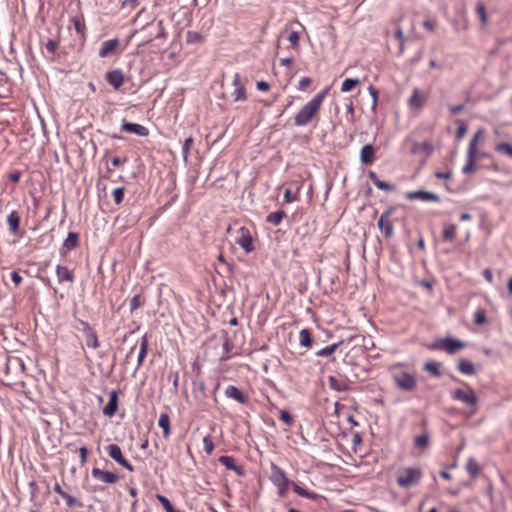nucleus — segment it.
Masks as SVG:
<instances>
[{
    "instance_id": "1",
    "label": "nucleus",
    "mask_w": 512,
    "mask_h": 512,
    "mask_svg": "<svg viewBox=\"0 0 512 512\" xmlns=\"http://www.w3.org/2000/svg\"><path fill=\"white\" fill-rule=\"evenodd\" d=\"M329 92L330 86H325L320 92L315 94L306 104H304L293 118L294 125L296 127H304L310 124L316 125L319 121L323 103Z\"/></svg>"
},
{
    "instance_id": "2",
    "label": "nucleus",
    "mask_w": 512,
    "mask_h": 512,
    "mask_svg": "<svg viewBox=\"0 0 512 512\" xmlns=\"http://www.w3.org/2000/svg\"><path fill=\"white\" fill-rule=\"evenodd\" d=\"M423 477V471L418 466L402 467L397 471L396 483L403 489L418 485Z\"/></svg>"
},
{
    "instance_id": "3",
    "label": "nucleus",
    "mask_w": 512,
    "mask_h": 512,
    "mask_svg": "<svg viewBox=\"0 0 512 512\" xmlns=\"http://www.w3.org/2000/svg\"><path fill=\"white\" fill-rule=\"evenodd\" d=\"M485 133V129H478L473 135L472 139L470 140L467 148V155L470 156L477 163L483 159H487L490 157L489 153H486L481 149V146L484 142Z\"/></svg>"
},
{
    "instance_id": "4",
    "label": "nucleus",
    "mask_w": 512,
    "mask_h": 512,
    "mask_svg": "<svg viewBox=\"0 0 512 512\" xmlns=\"http://www.w3.org/2000/svg\"><path fill=\"white\" fill-rule=\"evenodd\" d=\"M451 397L453 400L460 401L470 407L471 415L476 413L478 398L474 390L468 384L464 383V388L454 389L451 392Z\"/></svg>"
},
{
    "instance_id": "5",
    "label": "nucleus",
    "mask_w": 512,
    "mask_h": 512,
    "mask_svg": "<svg viewBox=\"0 0 512 512\" xmlns=\"http://www.w3.org/2000/svg\"><path fill=\"white\" fill-rule=\"evenodd\" d=\"M466 347V342L452 337L440 338L428 346L430 350H441L449 355L455 354Z\"/></svg>"
},
{
    "instance_id": "6",
    "label": "nucleus",
    "mask_w": 512,
    "mask_h": 512,
    "mask_svg": "<svg viewBox=\"0 0 512 512\" xmlns=\"http://www.w3.org/2000/svg\"><path fill=\"white\" fill-rule=\"evenodd\" d=\"M255 230L250 227L241 226L236 231L235 242L247 253L255 250L253 245Z\"/></svg>"
},
{
    "instance_id": "7",
    "label": "nucleus",
    "mask_w": 512,
    "mask_h": 512,
    "mask_svg": "<svg viewBox=\"0 0 512 512\" xmlns=\"http://www.w3.org/2000/svg\"><path fill=\"white\" fill-rule=\"evenodd\" d=\"M303 30L304 26L300 22L294 21L287 24L282 32V37H284L290 43V47L297 52L300 48V34Z\"/></svg>"
},
{
    "instance_id": "8",
    "label": "nucleus",
    "mask_w": 512,
    "mask_h": 512,
    "mask_svg": "<svg viewBox=\"0 0 512 512\" xmlns=\"http://www.w3.org/2000/svg\"><path fill=\"white\" fill-rule=\"evenodd\" d=\"M74 327L75 329L83 332L87 347L94 350L100 347L98 335L87 321L77 318Z\"/></svg>"
},
{
    "instance_id": "9",
    "label": "nucleus",
    "mask_w": 512,
    "mask_h": 512,
    "mask_svg": "<svg viewBox=\"0 0 512 512\" xmlns=\"http://www.w3.org/2000/svg\"><path fill=\"white\" fill-rule=\"evenodd\" d=\"M276 487H277L278 495L281 498H283L287 495L289 487H292L293 491L297 495L304 497L306 499L316 500L318 498L317 493L309 491L291 480L287 481V483L279 484Z\"/></svg>"
},
{
    "instance_id": "10",
    "label": "nucleus",
    "mask_w": 512,
    "mask_h": 512,
    "mask_svg": "<svg viewBox=\"0 0 512 512\" xmlns=\"http://www.w3.org/2000/svg\"><path fill=\"white\" fill-rule=\"evenodd\" d=\"M393 380L396 386L404 391H412L417 386L415 374L404 370L395 371L393 373Z\"/></svg>"
},
{
    "instance_id": "11",
    "label": "nucleus",
    "mask_w": 512,
    "mask_h": 512,
    "mask_svg": "<svg viewBox=\"0 0 512 512\" xmlns=\"http://www.w3.org/2000/svg\"><path fill=\"white\" fill-rule=\"evenodd\" d=\"M395 212V208H389L382 213L378 221V227L386 238H391L394 234V225L391 219L392 214Z\"/></svg>"
},
{
    "instance_id": "12",
    "label": "nucleus",
    "mask_w": 512,
    "mask_h": 512,
    "mask_svg": "<svg viewBox=\"0 0 512 512\" xmlns=\"http://www.w3.org/2000/svg\"><path fill=\"white\" fill-rule=\"evenodd\" d=\"M405 144L409 145V152L412 155L424 154L429 156L433 152V146L430 141L418 142L407 138Z\"/></svg>"
},
{
    "instance_id": "13",
    "label": "nucleus",
    "mask_w": 512,
    "mask_h": 512,
    "mask_svg": "<svg viewBox=\"0 0 512 512\" xmlns=\"http://www.w3.org/2000/svg\"><path fill=\"white\" fill-rule=\"evenodd\" d=\"M106 451L110 458H112L119 465L127 469L128 471H134V467L127 461L123 456L121 448L117 444H110L106 447Z\"/></svg>"
},
{
    "instance_id": "14",
    "label": "nucleus",
    "mask_w": 512,
    "mask_h": 512,
    "mask_svg": "<svg viewBox=\"0 0 512 512\" xmlns=\"http://www.w3.org/2000/svg\"><path fill=\"white\" fill-rule=\"evenodd\" d=\"M233 91L231 92V99L233 102L245 101L247 99L245 84L241 76L236 73L232 80Z\"/></svg>"
},
{
    "instance_id": "15",
    "label": "nucleus",
    "mask_w": 512,
    "mask_h": 512,
    "mask_svg": "<svg viewBox=\"0 0 512 512\" xmlns=\"http://www.w3.org/2000/svg\"><path fill=\"white\" fill-rule=\"evenodd\" d=\"M121 53L120 40L118 38L109 39L102 43L99 49V57L106 58Z\"/></svg>"
},
{
    "instance_id": "16",
    "label": "nucleus",
    "mask_w": 512,
    "mask_h": 512,
    "mask_svg": "<svg viewBox=\"0 0 512 512\" xmlns=\"http://www.w3.org/2000/svg\"><path fill=\"white\" fill-rule=\"evenodd\" d=\"M428 99V93L418 88H414L412 95L408 99V106L416 111L421 110Z\"/></svg>"
},
{
    "instance_id": "17",
    "label": "nucleus",
    "mask_w": 512,
    "mask_h": 512,
    "mask_svg": "<svg viewBox=\"0 0 512 512\" xmlns=\"http://www.w3.org/2000/svg\"><path fill=\"white\" fill-rule=\"evenodd\" d=\"M106 82L115 90H119L125 83V75L121 69H114L105 73Z\"/></svg>"
},
{
    "instance_id": "18",
    "label": "nucleus",
    "mask_w": 512,
    "mask_h": 512,
    "mask_svg": "<svg viewBox=\"0 0 512 512\" xmlns=\"http://www.w3.org/2000/svg\"><path fill=\"white\" fill-rule=\"evenodd\" d=\"M406 198L408 200H420L424 202H440V197L437 194L423 190L409 192Z\"/></svg>"
},
{
    "instance_id": "19",
    "label": "nucleus",
    "mask_w": 512,
    "mask_h": 512,
    "mask_svg": "<svg viewBox=\"0 0 512 512\" xmlns=\"http://www.w3.org/2000/svg\"><path fill=\"white\" fill-rule=\"evenodd\" d=\"M91 473L94 479L106 484H115L119 480L117 474L110 471H104L100 468H93Z\"/></svg>"
},
{
    "instance_id": "20",
    "label": "nucleus",
    "mask_w": 512,
    "mask_h": 512,
    "mask_svg": "<svg viewBox=\"0 0 512 512\" xmlns=\"http://www.w3.org/2000/svg\"><path fill=\"white\" fill-rule=\"evenodd\" d=\"M121 130L126 133L136 134L138 136L146 137L149 135V130L147 127L137 124V123H130L126 120L122 121L121 124Z\"/></svg>"
},
{
    "instance_id": "21",
    "label": "nucleus",
    "mask_w": 512,
    "mask_h": 512,
    "mask_svg": "<svg viewBox=\"0 0 512 512\" xmlns=\"http://www.w3.org/2000/svg\"><path fill=\"white\" fill-rule=\"evenodd\" d=\"M224 394L227 398H230L243 405L247 404L249 401V397L234 385H228L224 391Z\"/></svg>"
},
{
    "instance_id": "22",
    "label": "nucleus",
    "mask_w": 512,
    "mask_h": 512,
    "mask_svg": "<svg viewBox=\"0 0 512 512\" xmlns=\"http://www.w3.org/2000/svg\"><path fill=\"white\" fill-rule=\"evenodd\" d=\"M270 469L271 473L269 479L275 486L282 483H287V481H289L285 471L278 465L271 463Z\"/></svg>"
},
{
    "instance_id": "23",
    "label": "nucleus",
    "mask_w": 512,
    "mask_h": 512,
    "mask_svg": "<svg viewBox=\"0 0 512 512\" xmlns=\"http://www.w3.org/2000/svg\"><path fill=\"white\" fill-rule=\"evenodd\" d=\"M118 410V393L113 390L109 393V401L103 408V414L109 418L113 417Z\"/></svg>"
},
{
    "instance_id": "24",
    "label": "nucleus",
    "mask_w": 512,
    "mask_h": 512,
    "mask_svg": "<svg viewBox=\"0 0 512 512\" xmlns=\"http://www.w3.org/2000/svg\"><path fill=\"white\" fill-rule=\"evenodd\" d=\"M56 276L57 280L60 284L64 282L73 283L75 280V275L73 270L69 269L67 266L57 265L56 266Z\"/></svg>"
},
{
    "instance_id": "25",
    "label": "nucleus",
    "mask_w": 512,
    "mask_h": 512,
    "mask_svg": "<svg viewBox=\"0 0 512 512\" xmlns=\"http://www.w3.org/2000/svg\"><path fill=\"white\" fill-rule=\"evenodd\" d=\"M362 164L371 165L375 160V148L371 144L364 145L360 151Z\"/></svg>"
},
{
    "instance_id": "26",
    "label": "nucleus",
    "mask_w": 512,
    "mask_h": 512,
    "mask_svg": "<svg viewBox=\"0 0 512 512\" xmlns=\"http://www.w3.org/2000/svg\"><path fill=\"white\" fill-rule=\"evenodd\" d=\"M71 23L76 33L79 35L81 39H85L86 37V24L83 15L75 16L71 19Z\"/></svg>"
},
{
    "instance_id": "27",
    "label": "nucleus",
    "mask_w": 512,
    "mask_h": 512,
    "mask_svg": "<svg viewBox=\"0 0 512 512\" xmlns=\"http://www.w3.org/2000/svg\"><path fill=\"white\" fill-rule=\"evenodd\" d=\"M457 369L463 375L470 376L476 374L475 365L465 358H460L458 360Z\"/></svg>"
},
{
    "instance_id": "28",
    "label": "nucleus",
    "mask_w": 512,
    "mask_h": 512,
    "mask_svg": "<svg viewBox=\"0 0 512 512\" xmlns=\"http://www.w3.org/2000/svg\"><path fill=\"white\" fill-rule=\"evenodd\" d=\"M149 348L148 335L144 334L140 339V349L137 358V368L141 367L144 363Z\"/></svg>"
},
{
    "instance_id": "29",
    "label": "nucleus",
    "mask_w": 512,
    "mask_h": 512,
    "mask_svg": "<svg viewBox=\"0 0 512 512\" xmlns=\"http://www.w3.org/2000/svg\"><path fill=\"white\" fill-rule=\"evenodd\" d=\"M219 463L222 464L226 469L235 471L238 475L243 474L242 467L235 464V459L231 456H221L218 459Z\"/></svg>"
},
{
    "instance_id": "30",
    "label": "nucleus",
    "mask_w": 512,
    "mask_h": 512,
    "mask_svg": "<svg viewBox=\"0 0 512 512\" xmlns=\"http://www.w3.org/2000/svg\"><path fill=\"white\" fill-rule=\"evenodd\" d=\"M457 235V225L452 223H445L443 226L442 239L445 242H452Z\"/></svg>"
},
{
    "instance_id": "31",
    "label": "nucleus",
    "mask_w": 512,
    "mask_h": 512,
    "mask_svg": "<svg viewBox=\"0 0 512 512\" xmlns=\"http://www.w3.org/2000/svg\"><path fill=\"white\" fill-rule=\"evenodd\" d=\"M9 230L13 235H17L20 226V216L17 211H12L7 217Z\"/></svg>"
},
{
    "instance_id": "32",
    "label": "nucleus",
    "mask_w": 512,
    "mask_h": 512,
    "mask_svg": "<svg viewBox=\"0 0 512 512\" xmlns=\"http://www.w3.org/2000/svg\"><path fill=\"white\" fill-rule=\"evenodd\" d=\"M368 177L371 179V181L373 182V184L380 190H384V191H387V192H390V191H393L394 190V185L390 184V183H387V182H384V181H381L378 176L376 175L375 172L373 171H370L368 173Z\"/></svg>"
},
{
    "instance_id": "33",
    "label": "nucleus",
    "mask_w": 512,
    "mask_h": 512,
    "mask_svg": "<svg viewBox=\"0 0 512 512\" xmlns=\"http://www.w3.org/2000/svg\"><path fill=\"white\" fill-rule=\"evenodd\" d=\"M79 245V235L76 232H69L63 242V248L67 251L74 250Z\"/></svg>"
},
{
    "instance_id": "34",
    "label": "nucleus",
    "mask_w": 512,
    "mask_h": 512,
    "mask_svg": "<svg viewBox=\"0 0 512 512\" xmlns=\"http://www.w3.org/2000/svg\"><path fill=\"white\" fill-rule=\"evenodd\" d=\"M158 425L163 430V437L167 439L171 434L170 418L168 414L162 413L158 419Z\"/></svg>"
},
{
    "instance_id": "35",
    "label": "nucleus",
    "mask_w": 512,
    "mask_h": 512,
    "mask_svg": "<svg viewBox=\"0 0 512 512\" xmlns=\"http://www.w3.org/2000/svg\"><path fill=\"white\" fill-rule=\"evenodd\" d=\"M466 470L468 474L475 478L481 471L480 465L474 458H469L466 463Z\"/></svg>"
},
{
    "instance_id": "36",
    "label": "nucleus",
    "mask_w": 512,
    "mask_h": 512,
    "mask_svg": "<svg viewBox=\"0 0 512 512\" xmlns=\"http://www.w3.org/2000/svg\"><path fill=\"white\" fill-rule=\"evenodd\" d=\"M299 342L300 345L306 348H310L312 346V335L310 330L302 329L299 332Z\"/></svg>"
},
{
    "instance_id": "37",
    "label": "nucleus",
    "mask_w": 512,
    "mask_h": 512,
    "mask_svg": "<svg viewBox=\"0 0 512 512\" xmlns=\"http://www.w3.org/2000/svg\"><path fill=\"white\" fill-rule=\"evenodd\" d=\"M285 216L286 213L284 211L278 210L268 214L266 221L273 225H279Z\"/></svg>"
},
{
    "instance_id": "38",
    "label": "nucleus",
    "mask_w": 512,
    "mask_h": 512,
    "mask_svg": "<svg viewBox=\"0 0 512 512\" xmlns=\"http://www.w3.org/2000/svg\"><path fill=\"white\" fill-rule=\"evenodd\" d=\"M425 371L429 372L430 374L438 377L441 375V363L436 361H429L426 362L424 365Z\"/></svg>"
},
{
    "instance_id": "39",
    "label": "nucleus",
    "mask_w": 512,
    "mask_h": 512,
    "mask_svg": "<svg viewBox=\"0 0 512 512\" xmlns=\"http://www.w3.org/2000/svg\"><path fill=\"white\" fill-rule=\"evenodd\" d=\"M343 342L340 341V342H337V343H333L319 351L316 352V355L319 356V357H329L331 356L339 347L340 345L342 344Z\"/></svg>"
},
{
    "instance_id": "40",
    "label": "nucleus",
    "mask_w": 512,
    "mask_h": 512,
    "mask_svg": "<svg viewBox=\"0 0 512 512\" xmlns=\"http://www.w3.org/2000/svg\"><path fill=\"white\" fill-rule=\"evenodd\" d=\"M359 84H360L359 79L347 78L342 82L341 92H343V93L350 92Z\"/></svg>"
},
{
    "instance_id": "41",
    "label": "nucleus",
    "mask_w": 512,
    "mask_h": 512,
    "mask_svg": "<svg viewBox=\"0 0 512 512\" xmlns=\"http://www.w3.org/2000/svg\"><path fill=\"white\" fill-rule=\"evenodd\" d=\"M477 170V162L474 161L470 156H466V163L463 166L462 172L464 174H472Z\"/></svg>"
},
{
    "instance_id": "42",
    "label": "nucleus",
    "mask_w": 512,
    "mask_h": 512,
    "mask_svg": "<svg viewBox=\"0 0 512 512\" xmlns=\"http://www.w3.org/2000/svg\"><path fill=\"white\" fill-rule=\"evenodd\" d=\"M473 320L476 325H485L487 324L486 312L483 309H477L474 312Z\"/></svg>"
},
{
    "instance_id": "43",
    "label": "nucleus",
    "mask_w": 512,
    "mask_h": 512,
    "mask_svg": "<svg viewBox=\"0 0 512 512\" xmlns=\"http://www.w3.org/2000/svg\"><path fill=\"white\" fill-rule=\"evenodd\" d=\"M62 498L66 501V505L69 508H74V507L80 508V507L83 506V504H82V502L80 500H78L77 498L71 496L68 493L64 494Z\"/></svg>"
},
{
    "instance_id": "44",
    "label": "nucleus",
    "mask_w": 512,
    "mask_h": 512,
    "mask_svg": "<svg viewBox=\"0 0 512 512\" xmlns=\"http://www.w3.org/2000/svg\"><path fill=\"white\" fill-rule=\"evenodd\" d=\"M429 445V436L427 434L419 435L414 440V446L416 448L425 449Z\"/></svg>"
},
{
    "instance_id": "45",
    "label": "nucleus",
    "mask_w": 512,
    "mask_h": 512,
    "mask_svg": "<svg viewBox=\"0 0 512 512\" xmlns=\"http://www.w3.org/2000/svg\"><path fill=\"white\" fill-rule=\"evenodd\" d=\"M475 10L478 17L480 18L481 23L484 25L487 24L488 16L484 4L481 2L477 3Z\"/></svg>"
},
{
    "instance_id": "46",
    "label": "nucleus",
    "mask_w": 512,
    "mask_h": 512,
    "mask_svg": "<svg viewBox=\"0 0 512 512\" xmlns=\"http://www.w3.org/2000/svg\"><path fill=\"white\" fill-rule=\"evenodd\" d=\"M124 195V187H117L112 191V196L116 205H120L123 202Z\"/></svg>"
},
{
    "instance_id": "47",
    "label": "nucleus",
    "mask_w": 512,
    "mask_h": 512,
    "mask_svg": "<svg viewBox=\"0 0 512 512\" xmlns=\"http://www.w3.org/2000/svg\"><path fill=\"white\" fill-rule=\"evenodd\" d=\"M495 150L512 158V145L509 143H498L495 146Z\"/></svg>"
},
{
    "instance_id": "48",
    "label": "nucleus",
    "mask_w": 512,
    "mask_h": 512,
    "mask_svg": "<svg viewBox=\"0 0 512 512\" xmlns=\"http://www.w3.org/2000/svg\"><path fill=\"white\" fill-rule=\"evenodd\" d=\"M328 381L330 387L336 391H344L347 388L344 383L339 382L338 379L334 376H329Z\"/></svg>"
},
{
    "instance_id": "49",
    "label": "nucleus",
    "mask_w": 512,
    "mask_h": 512,
    "mask_svg": "<svg viewBox=\"0 0 512 512\" xmlns=\"http://www.w3.org/2000/svg\"><path fill=\"white\" fill-rule=\"evenodd\" d=\"M203 447L207 455H211L212 452L214 451L215 446L210 435H206L203 438Z\"/></svg>"
},
{
    "instance_id": "50",
    "label": "nucleus",
    "mask_w": 512,
    "mask_h": 512,
    "mask_svg": "<svg viewBox=\"0 0 512 512\" xmlns=\"http://www.w3.org/2000/svg\"><path fill=\"white\" fill-rule=\"evenodd\" d=\"M193 143H194L193 137H189L184 141L183 146H182V154H183L184 160H187Z\"/></svg>"
},
{
    "instance_id": "51",
    "label": "nucleus",
    "mask_w": 512,
    "mask_h": 512,
    "mask_svg": "<svg viewBox=\"0 0 512 512\" xmlns=\"http://www.w3.org/2000/svg\"><path fill=\"white\" fill-rule=\"evenodd\" d=\"M279 419L281 421H283L285 424H287L288 426H291L293 424V422H294L293 417L286 410H281L280 411Z\"/></svg>"
},
{
    "instance_id": "52",
    "label": "nucleus",
    "mask_w": 512,
    "mask_h": 512,
    "mask_svg": "<svg viewBox=\"0 0 512 512\" xmlns=\"http://www.w3.org/2000/svg\"><path fill=\"white\" fill-rule=\"evenodd\" d=\"M312 84V79L310 77H303L299 80L298 88L301 91H306L310 85Z\"/></svg>"
},
{
    "instance_id": "53",
    "label": "nucleus",
    "mask_w": 512,
    "mask_h": 512,
    "mask_svg": "<svg viewBox=\"0 0 512 512\" xmlns=\"http://www.w3.org/2000/svg\"><path fill=\"white\" fill-rule=\"evenodd\" d=\"M458 128H457V131H456V137L457 139H462L466 132H467V126L465 125V123L461 120L458 121Z\"/></svg>"
},
{
    "instance_id": "54",
    "label": "nucleus",
    "mask_w": 512,
    "mask_h": 512,
    "mask_svg": "<svg viewBox=\"0 0 512 512\" xmlns=\"http://www.w3.org/2000/svg\"><path fill=\"white\" fill-rule=\"evenodd\" d=\"M79 454H80V464H81V466H84L88 460V454H89L88 448L86 446L80 447Z\"/></svg>"
},
{
    "instance_id": "55",
    "label": "nucleus",
    "mask_w": 512,
    "mask_h": 512,
    "mask_svg": "<svg viewBox=\"0 0 512 512\" xmlns=\"http://www.w3.org/2000/svg\"><path fill=\"white\" fill-rule=\"evenodd\" d=\"M44 45L48 52H50L51 54H54L56 52L59 44L57 41L49 39Z\"/></svg>"
},
{
    "instance_id": "56",
    "label": "nucleus",
    "mask_w": 512,
    "mask_h": 512,
    "mask_svg": "<svg viewBox=\"0 0 512 512\" xmlns=\"http://www.w3.org/2000/svg\"><path fill=\"white\" fill-rule=\"evenodd\" d=\"M140 3V0H123L122 8H127L130 10L135 9Z\"/></svg>"
},
{
    "instance_id": "57",
    "label": "nucleus",
    "mask_w": 512,
    "mask_h": 512,
    "mask_svg": "<svg viewBox=\"0 0 512 512\" xmlns=\"http://www.w3.org/2000/svg\"><path fill=\"white\" fill-rule=\"evenodd\" d=\"M11 280L13 281L15 286L18 287L22 283L23 278L20 275L19 271L14 270L11 272Z\"/></svg>"
},
{
    "instance_id": "58",
    "label": "nucleus",
    "mask_w": 512,
    "mask_h": 512,
    "mask_svg": "<svg viewBox=\"0 0 512 512\" xmlns=\"http://www.w3.org/2000/svg\"><path fill=\"white\" fill-rule=\"evenodd\" d=\"M141 306L140 296L134 295L130 301L131 312L135 311Z\"/></svg>"
},
{
    "instance_id": "59",
    "label": "nucleus",
    "mask_w": 512,
    "mask_h": 512,
    "mask_svg": "<svg viewBox=\"0 0 512 512\" xmlns=\"http://www.w3.org/2000/svg\"><path fill=\"white\" fill-rule=\"evenodd\" d=\"M284 200L287 203H292L297 200V196L295 194H293L290 189H286V191L284 193Z\"/></svg>"
},
{
    "instance_id": "60",
    "label": "nucleus",
    "mask_w": 512,
    "mask_h": 512,
    "mask_svg": "<svg viewBox=\"0 0 512 512\" xmlns=\"http://www.w3.org/2000/svg\"><path fill=\"white\" fill-rule=\"evenodd\" d=\"M464 108H465L464 104L452 105L449 107V111L452 115H456L459 112H461L462 110H464Z\"/></svg>"
},
{
    "instance_id": "61",
    "label": "nucleus",
    "mask_w": 512,
    "mask_h": 512,
    "mask_svg": "<svg viewBox=\"0 0 512 512\" xmlns=\"http://www.w3.org/2000/svg\"><path fill=\"white\" fill-rule=\"evenodd\" d=\"M422 26L427 29L428 31H434L436 28V23L432 20H425L422 23Z\"/></svg>"
},
{
    "instance_id": "62",
    "label": "nucleus",
    "mask_w": 512,
    "mask_h": 512,
    "mask_svg": "<svg viewBox=\"0 0 512 512\" xmlns=\"http://www.w3.org/2000/svg\"><path fill=\"white\" fill-rule=\"evenodd\" d=\"M256 87L259 91L267 92L270 90V85L265 81H258Z\"/></svg>"
},
{
    "instance_id": "63",
    "label": "nucleus",
    "mask_w": 512,
    "mask_h": 512,
    "mask_svg": "<svg viewBox=\"0 0 512 512\" xmlns=\"http://www.w3.org/2000/svg\"><path fill=\"white\" fill-rule=\"evenodd\" d=\"M435 177L437 179H443V180H448L452 177V173L450 171H447V172H440V171H437L435 173Z\"/></svg>"
},
{
    "instance_id": "64",
    "label": "nucleus",
    "mask_w": 512,
    "mask_h": 512,
    "mask_svg": "<svg viewBox=\"0 0 512 512\" xmlns=\"http://www.w3.org/2000/svg\"><path fill=\"white\" fill-rule=\"evenodd\" d=\"M483 277L485 278V280L488 282V283H492L493 282V273L491 271L490 268H486L484 269L483 271Z\"/></svg>"
}]
</instances>
